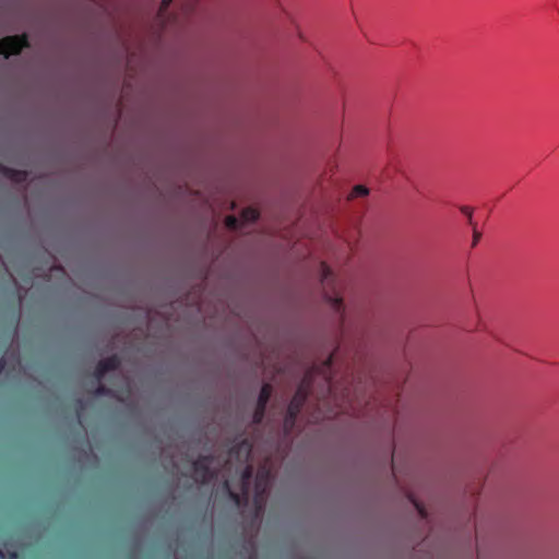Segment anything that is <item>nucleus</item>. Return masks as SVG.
Returning <instances> with one entry per match:
<instances>
[{"mask_svg": "<svg viewBox=\"0 0 559 559\" xmlns=\"http://www.w3.org/2000/svg\"><path fill=\"white\" fill-rule=\"evenodd\" d=\"M253 468L251 465H247L242 473L240 479V492H235L230 489V485L228 480H225L223 484L224 489L227 491L229 498L235 502L237 507H241L247 504L249 500V490H250V481L252 478Z\"/></svg>", "mask_w": 559, "mask_h": 559, "instance_id": "7ed1b4c3", "label": "nucleus"}, {"mask_svg": "<svg viewBox=\"0 0 559 559\" xmlns=\"http://www.w3.org/2000/svg\"><path fill=\"white\" fill-rule=\"evenodd\" d=\"M93 394L95 396H111L112 390L107 388L106 385L102 384L99 381L97 386L95 388Z\"/></svg>", "mask_w": 559, "mask_h": 559, "instance_id": "f8f14e48", "label": "nucleus"}, {"mask_svg": "<svg viewBox=\"0 0 559 559\" xmlns=\"http://www.w3.org/2000/svg\"><path fill=\"white\" fill-rule=\"evenodd\" d=\"M28 46L29 41L26 34L7 36L0 40V55L9 58L11 55H19Z\"/></svg>", "mask_w": 559, "mask_h": 559, "instance_id": "39448f33", "label": "nucleus"}, {"mask_svg": "<svg viewBox=\"0 0 559 559\" xmlns=\"http://www.w3.org/2000/svg\"><path fill=\"white\" fill-rule=\"evenodd\" d=\"M174 0H162V3H160V11H166L167 8L169 7V4L173 2Z\"/></svg>", "mask_w": 559, "mask_h": 559, "instance_id": "aec40b11", "label": "nucleus"}, {"mask_svg": "<svg viewBox=\"0 0 559 559\" xmlns=\"http://www.w3.org/2000/svg\"><path fill=\"white\" fill-rule=\"evenodd\" d=\"M297 417H290V413L286 412L285 419H284V428L287 432L292 431Z\"/></svg>", "mask_w": 559, "mask_h": 559, "instance_id": "2eb2a0df", "label": "nucleus"}, {"mask_svg": "<svg viewBox=\"0 0 559 559\" xmlns=\"http://www.w3.org/2000/svg\"><path fill=\"white\" fill-rule=\"evenodd\" d=\"M321 284L324 293V297L330 302L331 307L341 316L342 323H344V305L343 299L335 292V278L330 266L322 262L321 263Z\"/></svg>", "mask_w": 559, "mask_h": 559, "instance_id": "f03ea898", "label": "nucleus"}, {"mask_svg": "<svg viewBox=\"0 0 559 559\" xmlns=\"http://www.w3.org/2000/svg\"><path fill=\"white\" fill-rule=\"evenodd\" d=\"M272 385L269 384V383H264L262 386H261V390H260V393H259V397H258V401H257V405L259 406H263V407H266L267 403H269V400L272 395Z\"/></svg>", "mask_w": 559, "mask_h": 559, "instance_id": "9d476101", "label": "nucleus"}, {"mask_svg": "<svg viewBox=\"0 0 559 559\" xmlns=\"http://www.w3.org/2000/svg\"><path fill=\"white\" fill-rule=\"evenodd\" d=\"M252 443L248 439H241L229 449V456L238 461H247L251 454Z\"/></svg>", "mask_w": 559, "mask_h": 559, "instance_id": "0eeeda50", "label": "nucleus"}, {"mask_svg": "<svg viewBox=\"0 0 559 559\" xmlns=\"http://www.w3.org/2000/svg\"><path fill=\"white\" fill-rule=\"evenodd\" d=\"M242 218L247 222H255L259 218V213L254 209H246L242 211Z\"/></svg>", "mask_w": 559, "mask_h": 559, "instance_id": "ddd939ff", "label": "nucleus"}, {"mask_svg": "<svg viewBox=\"0 0 559 559\" xmlns=\"http://www.w3.org/2000/svg\"><path fill=\"white\" fill-rule=\"evenodd\" d=\"M334 361V354H331L322 364L318 365V367L313 368L309 371L299 386L297 388L293 399L290 400L287 412L290 413V417H298L306 400L308 399L310 391V378L312 372H317L323 377L329 386V392L332 394L334 390V384L332 382V366Z\"/></svg>", "mask_w": 559, "mask_h": 559, "instance_id": "f257e3e1", "label": "nucleus"}, {"mask_svg": "<svg viewBox=\"0 0 559 559\" xmlns=\"http://www.w3.org/2000/svg\"><path fill=\"white\" fill-rule=\"evenodd\" d=\"M4 366H5V362L3 359H0V373L2 372V370L4 369Z\"/></svg>", "mask_w": 559, "mask_h": 559, "instance_id": "412c9836", "label": "nucleus"}, {"mask_svg": "<svg viewBox=\"0 0 559 559\" xmlns=\"http://www.w3.org/2000/svg\"><path fill=\"white\" fill-rule=\"evenodd\" d=\"M368 194V189L365 186L357 185L353 188L350 193L352 198L365 197Z\"/></svg>", "mask_w": 559, "mask_h": 559, "instance_id": "4468645a", "label": "nucleus"}, {"mask_svg": "<svg viewBox=\"0 0 559 559\" xmlns=\"http://www.w3.org/2000/svg\"><path fill=\"white\" fill-rule=\"evenodd\" d=\"M226 226L230 229H237L239 227V221L237 217L229 215L225 219Z\"/></svg>", "mask_w": 559, "mask_h": 559, "instance_id": "dca6fc26", "label": "nucleus"}, {"mask_svg": "<svg viewBox=\"0 0 559 559\" xmlns=\"http://www.w3.org/2000/svg\"><path fill=\"white\" fill-rule=\"evenodd\" d=\"M121 365V360L117 355H111L98 361L94 370V377L97 382L106 376L107 372L117 370Z\"/></svg>", "mask_w": 559, "mask_h": 559, "instance_id": "423d86ee", "label": "nucleus"}, {"mask_svg": "<svg viewBox=\"0 0 559 559\" xmlns=\"http://www.w3.org/2000/svg\"><path fill=\"white\" fill-rule=\"evenodd\" d=\"M415 508L417 509L418 513L420 514L421 518H427V512L425 510V508L418 503L417 501H413Z\"/></svg>", "mask_w": 559, "mask_h": 559, "instance_id": "6ab92c4d", "label": "nucleus"}, {"mask_svg": "<svg viewBox=\"0 0 559 559\" xmlns=\"http://www.w3.org/2000/svg\"><path fill=\"white\" fill-rule=\"evenodd\" d=\"M214 462V455L206 454L200 455L193 463V474L197 483L202 485L210 484L217 476V473L211 468V464Z\"/></svg>", "mask_w": 559, "mask_h": 559, "instance_id": "20e7f679", "label": "nucleus"}, {"mask_svg": "<svg viewBox=\"0 0 559 559\" xmlns=\"http://www.w3.org/2000/svg\"><path fill=\"white\" fill-rule=\"evenodd\" d=\"M472 226H473V243H472V246L475 247L478 243V241L481 237V234L476 229L474 224Z\"/></svg>", "mask_w": 559, "mask_h": 559, "instance_id": "a211bd4d", "label": "nucleus"}, {"mask_svg": "<svg viewBox=\"0 0 559 559\" xmlns=\"http://www.w3.org/2000/svg\"><path fill=\"white\" fill-rule=\"evenodd\" d=\"M266 407L263 406H255V409L253 412L252 421L254 425H260L264 418Z\"/></svg>", "mask_w": 559, "mask_h": 559, "instance_id": "9b49d317", "label": "nucleus"}, {"mask_svg": "<svg viewBox=\"0 0 559 559\" xmlns=\"http://www.w3.org/2000/svg\"><path fill=\"white\" fill-rule=\"evenodd\" d=\"M270 478H271V472L267 468L263 467L258 472L257 477H255L257 500L263 498V496L267 489Z\"/></svg>", "mask_w": 559, "mask_h": 559, "instance_id": "6e6552de", "label": "nucleus"}, {"mask_svg": "<svg viewBox=\"0 0 559 559\" xmlns=\"http://www.w3.org/2000/svg\"><path fill=\"white\" fill-rule=\"evenodd\" d=\"M461 212L467 217L469 225H473V210L469 206H461Z\"/></svg>", "mask_w": 559, "mask_h": 559, "instance_id": "f3484780", "label": "nucleus"}, {"mask_svg": "<svg viewBox=\"0 0 559 559\" xmlns=\"http://www.w3.org/2000/svg\"><path fill=\"white\" fill-rule=\"evenodd\" d=\"M4 176L14 182L22 183L27 179V173L25 170H16L13 168L4 167L2 169Z\"/></svg>", "mask_w": 559, "mask_h": 559, "instance_id": "1a4fd4ad", "label": "nucleus"}]
</instances>
